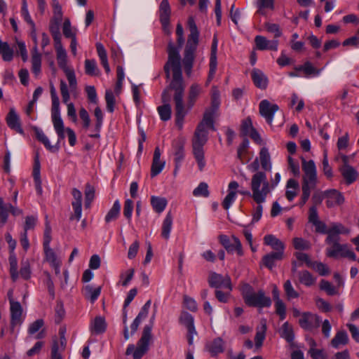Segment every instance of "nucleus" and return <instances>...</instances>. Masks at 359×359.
<instances>
[{
	"label": "nucleus",
	"instance_id": "obj_1",
	"mask_svg": "<svg viewBox=\"0 0 359 359\" xmlns=\"http://www.w3.org/2000/svg\"><path fill=\"white\" fill-rule=\"evenodd\" d=\"M168 54V58L164 66V70L168 79H170L172 76V80L168 88L174 91L173 100L176 125L180 129H182L184 117L187 114L188 111L194 106L202 88L198 83L191 84L188 93V109H186L183 101L185 85L182 77L180 50L172 43H170Z\"/></svg>",
	"mask_w": 359,
	"mask_h": 359
},
{
	"label": "nucleus",
	"instance_id": "obj_2",
	"mask_svg": "<svg viewBox=\"0 0 359 359\" xmlns=\"http://www.w3.org/2000/svg\"><path fill=\"white\" fill-rule=\"evenodd\" d=\"M350 230L341 223H333L330 226L329 236L325 239L326 244L330 246L325 250L327 257L339 259L347 258L351 261H356V255L347 243H339L340 234H348Z\"/></svg>",
	"mask_w": 359,
	"mask_h": 359
},
{
	"label": "nucleus",
	"instance_id": "obj_3",
	"mask_svg": "<svg viewBox=\"0 0 359 359\" xmlns=\"http://www.w3.org/2000/svg\"><path fill=\"white\" fill-rule=\"evenodd\" d=\"M252 198L255 203H265L272 191L271 186L264 172H257L251 178Z\"/></svg>",
	"mask_w": 359,
	"mask_h": 359
},
{
	"label": "nucleus",
	"instance_id": "obj_4",
	"mask_svg": "<svg viewBox=\"0 0 359 359\" xmlns=\"http://www.w3.org/2000/svg\"><path fill=\"white\" fill-rule=\"evenodd\" d=\"M241 291L245 303L249 306L258 308L270 307L271 300L269 297L266 296L262 290L257 292L248 283H243L241 287Z\"/></svg>",
	"mask_w": 359,
	"mask_h": 359
},
{
	"label": "nucleus",
	"instance_id": "obj_5",
	"mask_svg": "<svg viewBox=\"0 0 359 359\" xmlns=\"http://www.w3.org/2000/svg\"><path fill=\"white\" fill-rule=\"evenodd\" d=\"M152 325H147L144 327L141 338L137 343V346L129 344L126 348V354H133V359H141L149 351L150 341L151 339Z\"/></svg>",
	"mask_w": 359,
	"mask_h": 359
},
{
	"label": "nucleus",
	"instance_id": "obj_6",
	"mask_svg": "<svg viewBox=\"0 0 359 359\" xmlns=\"http://www.w3.org/2000/svg\"><path fill=\"white\" fill-rule=\"evenodd\" d=\"M208 130L197 127L192 140L193 154L200 170H202L205 165L203 146L208 141Z\"/></svg>",
	"mask_w": 359,
	"mask_h": 359
},
{
	"label": "nucleus",
	"instance_id": "obj_7",
	"mask_svg": "<svg viewBox=\"0 0 359 359\" xmlns=\"http://www.w3.org/2000/svg\"><path fill=\"white\" fill-rule=\"evenodd\" d=\"M50 95L52 100L51 119L54 129L58 137V142L65 139L64 123L61 118L60 100L54 86L50 83Z\"/></svg>",
	"mask_w": 359,
	"mask_h": 359
},
{
	"label": "nucleus",
	"instance_id": "obj_8",
	"mask_svg": "<svg viewBox=\"0 0 359 359\" xmlns=\"http://www.w3.org/2000/svg\"><path fill=\"white\" fill-rule=\"evenodd\" d=\"M198 39L199 32H190L185 48L184 59L182 60L184 71L187 76L191 74L194 60V52L198 43Z\"/></svg>",
	"mask_w": 359,
	"mask_h": 359
},
{
	"label": "nucleus",
	"instance_id": "obj_9",
	"mask_svg": "<svg viewBox=\"0 0 359 359\" xmlns=\"http://www.w3.org/2000/svg\"><path fill=\"white\" fill-rule=\"evenodd\" d=\"M302 167L304 172L302 188L315 189L318 184V174L314 161L302 158Z\"/></svg>",
	"mask_w": 359,
	"mask_h": 359
},
{
	"label": "nucleus",
	"instance_id": "obj_10",
	"mask_svg": "<svg viewBox=\"0 0 359 359\" xmlns=\"http://www.w3.org/2000/svg\"><path fill=\"white\" fill-rule=\"evenodd\" d=\"M219 241L228 253L232 254L236 252L239 256L243 255L241 243L237 237L232 236V241H231L227 236L220 235L219 236Z\"/></svg>",
	"mask_w": 359,
	"mask_h": 359
},
{
	"label": "nucleus",
	"instance_id": "obj_11",
	"mask_svg": "<svg viewBox=\"0 0 359 359\" xmlns=\"http://www.w3.org/2000/svg\"><path fill=\"white\" fill-rule=\"evenodd\" d=\"M298 322L302 328L311 331L319 327L320 319L316 314L304 312L302 313V318L299 319Z\"/></svg>",
	"mask_w": 359,
	"mask_h": 359
},
{
	"label": "nucleus",
	"instance_id": "obj_12",
	"mask_svg": "<svg viewBox=\"0 0 359 359\" xmlns=\"http://www.w3.org/2000/svg\"><path fill=\"white\" fill-rule=\"evenodd\" d=\"M209 285L212 287L227 289L231 292L232 286L229 276H223L217 273H211L209 278Z\"/></svg>",
	"mask_w": 359,
	"mask_h": 359
},
{
	"label": "nucleus",
	"instance_id": "obj_13",
	"mask_svg": "<svg viewBox=\"0 0 359 359\" xmlns=\"http://www.w3.org/2000/svg\"><path fill=\"white\" fill-rule=\"evenodd\" d=\"M11 326L13 330L17 326H20L23 321V309L19 302H12L10 304Z\"/></svg>",
	"mask_w": 359,
	"mask_h": 359
},
{
	"label": "nucleus",
	"instance_id": "obj_14",
	"mask_svg": "<svg viewBox=\"0 0 359 359\" xmlns=\"http://www.w3.org/2000/svg\"><path fill=\"white\" fill-rule=\"evenodd\" d=\"M279 109L276 104H271L267 100L259 103V113L269 124L272 123L274 114Z\"/></svg>",
	"mask_w": 359,
	"mask_h": 359
},
{
	"label": "nucleus",
	"instance_id": "obj_15",
	"mask_svg": "<svg viewBox=\"0 0 359 359\" xmlns=\"http://www.w3.org/2000/svg\"><path fill=\"white\" fill-rule=\"evenodd\" d=\"M217 45H218L217 38L216 36H214L213 39H212V46H211V53H210V63H209L210 70H209L207 84L208 83H210L212 81V79L214 78L215 74L216 71H217Z\"/></svg>",
	"mask_w": 359,
	"mask_h": 359
},
{
	"label": "nucleus",
	"instance_id": "obj_16",
	"mask_svg": "<svg viewBox=\"0 0 359 359\" xmlns=\"http://www.w3.org/2000/svg\"><path fill=\"white\" fill-rule=\"evenodd\" d=\"M72 194L73 201L72 205L74 210V215L71 216L70 219H76L79 221L82 215V193L76 188L72 189Z\"/></svg>",
	"mask_w": 359,
	"mask_h": 359
},
{
	"label": "nucleus",
	"instance_id": "obj_17",
	"mask_svg": "<svg viewBox=\"0 0 359 359\" xmlns=\"http://www.w3.org/2000/svg\"><path fill=\"white\" fill-rule=\"evenodd\" d=\"M327 208H333L341 205L344 202L342 194L337 189H329L324 191Z\"/></svg>",
	"mask_w": 359,
	"mask_h": 359
},
{
	"label": "nucleus",
	"instance_id": "obj_18",
	"mask_svg": "<svg viewBox=\"0 0 359 359\" xmlns=\"http://www.w3.org/2000/svg\"><path fill=\"white\" fill-rule=\"evenodd\" d=\"M67 345V339L64 332H60L59 341L54 340L51 347V359H62V353L65 351Z\"/></svg>",
	"mask_w": 359,
	"mask_h": 359
},
{
	"label": "nucleus",
	"instance_id": "obj_19",
	"mask_svg": "<svg viewBox=\"0 0 359 359\" xmlns=\"http://www.w3.org/2000/svg\"><path fill=\"white\" fill-rule=\"evenodd\" d=\"M168 87L163 90L162 93V102L164 103L163 105L158 107V112L160 118L162 121H166L171 118V107L168 103Z\"/></svg>",
	"mask_w": 359,
	"mask_h": 359
},
{
	"label": "nucleus",
	"instance_id": "obj_20",
	"mask_svg": "<svg viewBox=\"0 0 359 359\" xmlns=\"http://www.w3.org/2000/svg\"><path fill=\"white\" fill-rule=\"evenodd\" d=\"M255 42L257 48L260 50H271L276 51L278 47V40H268L266 37L257 35L255 38Z\"/></svg>",
	"mask_w": 359,
	"mask_h": 359
},
{
	"label": "nucleus",
	"instance_id": "obj_21",
	"mask_svg": "<svg viewBox=\"0 0 359 359\" xmlns=\"http://www.w3.org/2000/svg\"><path fill=\"white\" fill-rule=\"evenodd\" d=\"M54 46L56 51V59L59 67L62 69L63 72L71 69L67 65V53L62 43L54 44Z\"/></svg>",
	"mask_w": 359,
	"mask_h": 359
},
{
	"label": "nucleus",
	"instance_id": "obj_22",
	"mask_svg": "<svg viewBox=\"0 0 359 359\" xmlns=\"http://www.w3.org/2000/svg\"><path fill=\"white\" fill-rule=\"evenodd\" d=\"M174 148V161H175V170L174 175H176L178 170L181 166V163L184 158V143L182 141H177L173 143Z\"/></svg>",
	"mask_w": 359,
	"mask_h": 359
},
{
	"label": "nucleus",
	"instance_id": "obj_23",
	"mask_svg": "<svg viewBox=\"0 0 359 359\" xmlns=\"http://www.w3.org/2000/svg\"><path fill=\"white\" fill-rule=\"evenodd\" d=\"M161 151L159 147H156L154 152L153 162L151 168V176L152 177L158 175L163 170L165 162L161 160Z\"/></svg>",
	"mask_w": 359,
	"mask_h": 359
},
{
	"label": "nucleus",
	"instance_id": "obj_24",
	"mask_svg": "<svg viewBox=\"0 0 359 359\" xmlns=\"http://www.w3.org/2000/svg\"><path fill=\"white\" fill-rule=\"evenodd\" d=\"M238 183L236 181H231L228 185V194L224 198L222 205L225 210H229L236 198L237 189Z\"/></svg>",
	"mask_w": 359,
	"mask_h": 359
},
{
	"label": "nucleus",
	"instance_id": "obj_25",
	"mask_svg": "<svg viewBox=\"0 0 359 359\" xmlns=\"http://www.w3.org/2000/svg\"><path fill=\"white\" fill-rule=\"evenodd\" d=\"M6 123L10 128L15 130L18 133H23V129L21 126L20 117L13 108H11L7 114Z\"/></svg>",
	"mask_w": 359,
	"mask_h": 359
},
{
	"label": "nucleus",
	"instance_id": "obj_26",
	"mask_svg": "<svg viewBox=\"0 0 359 359\" xmlns=\"http://www.w3.org/2000/svg\"><path fill=\"white\" fill-rule=\"evenodd\" d=\"M205 348L212 357H215L224 352V341L220 337L215 338L211 342L206 344Z\"/></svg>",
	"mask_w": 359,
	"mask_h": 359
},
{
	"label": "nucleus",
	"instance_id": "obj_27",
	"mask_svg": "<svg viewBox=\"0 0 359 359\" xmlns=\"http://www.w3.org/2000/svg\"><path fill=\"white\" fill-rule=\"evenodd\" d=\"M339 170L347 184L353 183L358 177V171L351 165L341 166Z\"/></svg>",
	"mask_w": 359,
	"mask_h": 359
},
{
	"label": "nucleus",
	"instance_id": "obj_28",
	"mask_svg": "<svg viewBox=\"0 0 359 359\" xmlns=\"http://www.w3.org/2000/svg\"><path fill=\"white\" fill-rule=\"evenodd\" d=\"M43 320L42 319H37L29 324L27 332L29 335L36 334L35 338L37 339H42L45 337V331L44 330H40L43 327Z\"/></svg>",
	"mask_w": 359,
	"mask_h": 359
},
{
	"label": "nucleus",
	"instance_id": "obj_29",
	"mask_svg": "<svg viewBox=\"0 0 359 359\" xmlns=\"http://www.w3.org/2000/svg\"><path fill=\"white\" fill-rule=\"evenodd\" d=\"M252 79L255 85L261 89H265L268 85L266 76L259 69H254L251 73Z\"/></svg>",
	"mask_w": 359,
	"mask_h": 359
},
{
	"label": "nucleus",
	"instance_id": "obj_30",
	"mask_svg": "<svg viewBox=\"0 0 359 359\" xmlns=\"http://www.w3.org/2000/svg\"><path fill=\"white\" fill-rule=\"evenodd\" d=\"M279 334L280 337L285 339L292 346H294V333L292 325L288 322H285L283 324L279 330Z\"/></svg>",
	"mask_w": 359,
	"mask_h": 359
},
{
	"label": "nucleus",
	"instance_id": "obj_31",
	"mask_svg": "<svg viewBox=\"0 0 359 359\" xmlns=\"http://www.w3.org/2000/svg\"><path fill=\"white\" fill-rule=\"evenodd\" d=\"M0 57L4 62H11L14 57V50L10 45L0 39Z\"/></svg>",
	"mask_w": 359,
	"mask_h": 359
},
{
	"label": "nucleus",
	"instance_id": "obj_32",
	"mask_svg": "<svg viewBox=\"0 0 359 359\" xmlns=\"http://www.w3.org/2000/svg\"><path fill=\"white\" fill-rule=\"evenodd\" d=\"M159 15L162 25H168L170 15V7L168 0H162L159 7Z\"/></svg>",
	"mask_w": 359,
	"mask_h": 359
},
{
	"label": "nucleus",
	"instance_id": "obj_33",
	"mask_svg": "<svg viewBox=\"0 0 359 359\" xmlns=\"http://www.w3.org/2000/svg\"><path fill=\"white\" fill-rule=\"evenodd\" d=\"M216 114V112H213L210 109H206L203 120L198 125V128L201 129L208 130V129H214V116Z\"/></svg>",
	"mask_w": 359,
	"mask_h": 359
},
{
	"label": "nucleus",
	"instance_id": "obj_34",
	"mask_svg": "<svg viewBox=\"0 0 359 359\" xmlns=\"http://www.w3.org/2000/svg\"><path fill=\"white\" fill-rule=\"evenodd\" d=\"M107 327L106 322L104 318L101 316L96 317L90 325V330L93 334L103 333Z\"/></svg>",
	"mask_w": 359,
	"mask_h": 359
},
{
	"label": "nucleus",
	"instance_id": "obj_35",
	"mask_svg": "<svg viewBox=\"0 0 359 359\" xmlns=\"http://www.w3.org/2000/svg\"><path fill=\"white\" fill-rule=\"evenodd\" d=\"M259 163L262 168L265 171H271L272 169V164L271 162V156L268 149L262 147L259 151Z\"/></svg>",
	"mask_w": 359,
	"mask_h": 359
},
{
	"label": "nucleus",
	"instance_id": "obj_36",
	"mask_svg": "<svg viewBox=\"0 0 359 359\" xmlns=\"http://www.w3.org/2000/svg\"><path fill=\"white\" fill-rule=\"evenodd\" d=\"M62 23V21L55 20L53 19H50V25H49V30L52 34L54 44L62 43L61 41V34L60 32V27Z\"/></svg>",
	"mask_w": 359,
	"mask_h": 359
},
{
	"label": "nucleus",
	"instance_id": "obj_37",
	"mask_svg": "<svg viewBox=\"0 0 359 359\" xmlns=\"http://www.w3.org/2000/svg\"><path fill=\"white\" fill-rule=\"evenodd\" d=\"M173 218L170 212H168L162 224L161 236L168 240L172 230Z\"/></svg>",
	"mask_w": 359,
	"mask_h": 359
},
{
	"label": "nucleus",
	"instance_id": "obj_38",
	"mask_svg": "<svg viewBox=\"0 0 359 359\" xmlns=\"http://www.w3.org/2000/svg\"><path fill=\"white\" fill-rule=\"evenodd\" d=\"M96 48L101 64L102 65L106 73L109 74L111 69L108 63L107 51L104 46L100 43H96Z\"/></svg>",
	"mask_w": 359,
	"mask_h": 359
},
{
	"label": "nucleus",
	"instance_id": "obj_39",
	"mask_svg": "<svg viewBox=\"0 0 359 359\" xmlns=\"http://www.w3.org/2000/svg\"><path fill=\"white\" fill-rule=\"evenodd\" d=\"M264 243L271 246L274 250H284L283 243L272 234L266 235L264 238Z\"/></svg>",
	"mask_w": 359,
	"mask_h": 359
},
{
	"label": "nucleus",
	"instance_id": "obj_40",
	"mask_svg": "<svg viewBox=\"0 0 359 359\" xmlns=\"http://www.w3.org/2000/svg\"><path fill=\"white\" fill-rule=\"evenodd\" d=\"M32 72L36 76H38L41 73V55L38 53L36 48H34V51L32 53Z\"/></svg>",
	"mask_w": 359,
	"mask_h": 359
},
{
	"label": "nucleus",
	"instance_id": "obj_41",
	"mask_svg": "<svg viewBox=\"0 0 359 359\" xmlns=\"http://www.w3.org/2000/svg\"><path fill=\"white\" fill-rule=\"evenodd\" d=\"M121 211V203L118 200H116L111 209L105 216L104 220L107 223L114 221L118 218Z\"/></svg>",
	"mask_w": 359,
	"mask_h": 359
},
{
	"label": "nucleus",
	"instance_id": "obj_42",
	"mask_svg": "<svg viewBox=\"0 0 359 359\" xmlns=\"http://www.w3.org/2000/svg\"><path fill=\"white\" fill-rule=\"evenodd\" d=\"M83 293L86 298L93 303L101 293V287H93L92 285H88L84 287Z\"/></svg>",
	"mask_w": 359,
	"mask_h": 359
},
{
	"label": "nucleus",
	"instance_id": "obj_43",
	"mask_svg": "<svg viewBox=\"0 0 359 359\" xmlns=\"http://www.w3.org/2000/svg\"><path fill=\"white\" fill-rule=\"evenodd\" d=\"M348 341V334L345 331L338 332L332 339V346L335 348H339L341 346L346 345Z\"/></svg>",
	"mask_w": 359,
	"mask_h": 359
},
{
	"label": "nucleus",
	"instance_id": "obj_44",
	"mask_svg": "<svg viewBox=\"0 0 359 359\" xmlns=\"http://www.w3.org/2000/svg\"><path fill=\"white\" fill-rule=\"evenodd\" d=\"M36 135L37 139L44 144L47 149L52 152H55L58 151L59 147H57V145H51L48 137L45 135L42 130L36 129Z\"/></svg>",
	"mask_w": 359,
	"mask_h": 359
},
{
	"label": "nucleus",
	"instance_id": "obj_45",
	"mask_svg": "<svg viewBox=\"0 0 359 359\" xmlns=\"http://www.w3.org/2000/svg\"><path fill=\"white\" fill-rule=\"evenodd\" d=\"M298 187L299 184L295 180H288L286 185L287 190L285 192V196L288 201H292L297 196V189Z\"/></svg>",
	"mask_w": 359,
	"mask_h": 359
},
{
	"label": "nucleus",
	"instance_id": "obj_46",
	"mask_svg": "<svg viewBox=\"0 0 359 359\" xmlns=\"http://www.w3.org/2000/svg\"><path fill=\"white\" fill-rule=\"evenodd\" d=\"M298 278L302 284L307 287L313 285L316 280V278H314L308 271H302L298 272Z\"/></svg>",
	"mask_w": 359,
	"mask_h": 359
},
{
	"label": "nucleus",
	"instance_id": "obj_47",
	"mask_svg": "<svg viewBox=\"0 0 359 359\" xmlns=\"http://www.w3.org/2000/svg\"><path fill=\"white\" fill-rule=\"evenodd\" d=\"M151 203L154 210L156 212L161 213L165 210L167 205V201L165 198L151 196Z\"/></svg>",
	"mask_w": 359,
	"mask_h": 359
},
{
	"label": "nucleus",
	"instance_id": "obj_48",
	"mask_svg": "<svg viewBox=\"0 0 359 359\" xmlns=\"http://www.w3.org/2000/svg\"><path fill=\"white\" fill-rule=\"evenodd\" d=\"M266 325L265 321H262V326L257 330L255 341V346L257 348H259L263 344V341L266 337Z\"/></svg>",
	"mask_w": 359,
	"mask_h": 359
},
{
	"label": "nucleus",
	"instance_id": "obj_49",
	"mask_svg": "<svg viewBox=\"0 0 359 359\" xmlns=\"http://www.w3.org/2000/svg\"><path fill=\"white\" fill-rule=\"evenodd\" d=\"M9 213V203H5L4 198L0 196V222L1 225H4L7 222Z\"/></svg>",
	"mask_w": 359,
	"mask_h": 359
},
{
	"label": "nucleus",
	"instance_id": "obj_50",
	"mask_svg": "<svg viewBox=\"0 0 359 359\" xmlns=\"http://www.w3.org/2000/svg\"><path fill=\"white\" fill-rule=\"evenodd\" d=\"M9 264H10V273L11 276L13 281H15L18 278V261L17 257L13 252H10L9 256Z\"/></svg>",
	"mask_w": 359,
	"mask_h": 359
},
{
	"label": "nucleus",
	"instance_id": "obj_51",
	"mask_svg": "<svg viewBox=\"0 0 359 359\" xmlns=\"http://www.w3.org/2000/svg\"><path fill=\"white\" fill-rule=\"evenodd\" d=\"M313 270L318 273L320 276H325L330 273L329 266L320 262H313L311 266Z\"/></svg>",
	"mask_w": 359,
	"mask_h": 359
},
{
	"label": "nucleus",
	"instance_id": "obj_52",
	"mask_svg": "<svg viewBox=\"0 0 359 359\" xmlns=\"http://www.w3.org/2000/svg\"><path fill=\"white\" fill-rule=\"evenodd\" d=\"M95 198V188L90 184H86L85 188V206L88 208L90 206L91 202Z\"/></svg>",
	"mask_w": 359,
	"mask_h": 359
},
{
	"label": "nucleus",
	"instance_id": "obj_53",
	"mask_svg": "<svg viewBox=\"0 0 359 359\" xmlns=\"http://www.w3.org/2000/svg\"><path fill=\"white\" fill-rule=\"evenodd\" d=\"M193 194L196 197H208L210 193L208 191V184L205 182H201L198 187L194 189Z\"/></svg>",
	"mask_w": 359,
	"mask_h": 359
},
{
	"label": "nucleus",
	"instance_id": "obj_54",
	"mask_svg": "<svg viewBox=\"0 0 359 359\" xmlns=\"http://www.w3.org/2000/svg\"><path fill=\"white\" fill-rule=\"evenodd\" d=\"M211 98H212V106H211V108H210L209 109L212 111L213 112H217V111L219 108V104H220L219 91L215 86L212 88Z\"/></svg>",
	"mask_w": 359,
	"mask_h": 359
},
{
	"label": "nucleus",
	"instance_id": "obj_55",
	"mask_svg": "<svg viewBox=\"0 0 359 359\" xmlns=\"http://www.w3.org/2000/svg\"><path fill=\"white\" fill-rule=\"evenodd\" d=\"M62 32L66 38L73 39L76 37V33L74 32L69 19L66 18L62 25Z\"/></svg>",
	"mask_w": 359,
	"mask_h": 359
},
{
	"label": "nucleus",
	"instance_id": "obj_56",
	"mask_svg": "<svg viewBox=\"0 0 359 359\" xmlns=\"http://www.w3.org/2000/svg\"><path fill=\"white\" fill-rule=\"evenodd\" d=\"M264 27L268 32L273 34L275 38L282 36V31L278 24L266 22L264 23Z\"/></svg>",
	"mask_w": 359,
	"mask_h": 359
},
{
	"label": "nucleus",
	"instance_id": "obj_57",
	"mask_svg": "<svg viewBox=\"0 0 359 359\" xmlns=\"http://www.w3.org/2000/svg\"><path fill=\"white\" fill-rule=\"evenodd\" d=\"M97 71V66L95 60H85V72L88 75H95Z\"/></svg>",
	"mask_w": 359,
	"mask_h": 359
},
{
	"label": "nucleus",
	"instance_id": "obj_58",
	"mask_svg": "<svg viewBox=\"0 0 359 359\" xmlns=\"http://www.w3.org/2000/svg\"><path fill=\"white\" fill-rule=\"evenodd\" d=\"M293 245L295 249L300 250H309L311 246L309 241L302 238H294L293 239Z\"/></svg>",
	"mask_w": 359,
	"mask_h": 359
},
{
	"label": "nucleus",
	"instance_id": "obj_59",
	"mask_svg": "<svg viewBox=\"0 0 359 359\" xmlns=\"http://www.w3.org/2000/svg\"><path fill=\"white\" fill-rule=\"evenodd\" d=\"M53 15L52 19L62 21L63 13L59 1H52Z\"/></svg>",
	"mask_w": 359,
	"mask_h": 359
},
{
	"label": "nucleus",
	"instance_id": "obj_60",
	"mask_svg": "<svg viewBox=\"0 0 359 359\" xmlns=\"http://www.w3.org/2000/svg\"><path fill=\"white\" fill-rule=\"evenodd\" d=\"M134 203L131 199H126L124 203L123 206V215L128 220V222H130L132 214L133 211Z\"/></svg>",
	"mask_w": 359,
	"mask_h": 359
},
{
	"label": "nucleus",
	"instance_id": "obj_61",
	"mask_svg": "<svg viewBox=\"0 0 359 359\" xmlns=\"http://www.w3.org/2000/svg\"><path fill=\"white\" fill-rule=\"evenodd\" d=\"M134 273L135 270L133 269H129L125 272L122 273L120 275L121 285L124 287H126L133 279Z\"/></svg>",
	"mask_w": 359,
	"mask_h": 359
},
{
	"label": "nucleus",
	"instance_id": "obj_62",
	"mask_svg": "<svg viewBox=\"0 0 359 359\" xmlns=\"http://www.w3.org/2000/svg\"><path fill=\"white\" fill-rule=\"evenodd\" d=\"M43 250L46 260L50 264V266L60 262L51 248H44Z\"/></svg>",
	"mask_w": 359,
	"mask_h": 359
},
{
	"label": "nucleus",
	"instance_id": "obj_63",
	"mask_svg": "<svg viewBox=\"0 0 359 359\" xmlns=\"http://www.w3.org/2000/svg\"><path fill=\"white\" fill-rule=\"evenodd\" d=\"M284 290L288 299H294L299 297V293L294 289L289 280L284 283Z\"/></svg>",
	"mask_w": 359,
	"mask_h": 359
},
{
	"label": "nucleus",
	"instance_id": "obj_64",
	"mask_svg": "<svg viewBox=\"0 0 359 359\" xmlns=\"http://www.w3.org/2000/svg\"><path fill=\"white\" fill-rule=\"evenodd\" d=\"M105 100L107 109L109 112H113L114 109L115 98L111 90H107L105 92Z\"/></svg>",
	"mask_w": 359,
	"mask_h": 359
}]
</instances>
